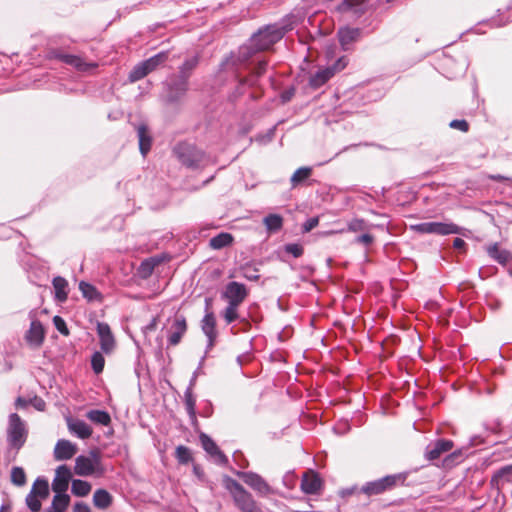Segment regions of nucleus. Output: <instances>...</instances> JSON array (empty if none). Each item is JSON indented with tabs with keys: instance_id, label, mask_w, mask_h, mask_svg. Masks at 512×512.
<instances>
[{
	"instance_id": "59",
	"label": "nucleus",
	"mask_w": 512,
	"mask_h": 512,
	"mask_svg": "<svg viewBox=\"0 0 512 512\" xmlns=\"http://www.w3.org/2000/svg\"><path fill=\"white\" fill-rule=\"evenodd\" d=\"M239 79L244 86L248 87H256L258 86L259 78L251 71V73L248 76L240 77Z\"/></svg>"
},
{
	"instance_id": "39",
	"label": "nucleus",
	"mask_w": 512,
	"mask_h": 512,
	"mask_svg": "<svg viewBox=\"0 0 512 512\" xmlns=\"http://www.w3.org/2000/svg\"><path fill=\"white\" fill-rule=\"evenodd\" d=\"M312 175L311 167H300L292 175L290 182L293 188L303 184Z\"/></svg>"
},
{
	"instance_id": "52",
	"label": "nucleus",
	"mask_w": 512,
	"mask_h": 512,
	"mask_svg": "<svg viewBox=\"0 0 512 512\" xmlns=\"http://www.w3.org/2000/svg\"><path fill=\"white\" fill-rule=\"evenodd\" d=\"M184 403L187 412L196 411V397L191 388H186L184 392Z\"/></svg>"
},
{
	"instance_id": "43",
	"label": "nucleus",
	"mask_w": 512,
	"mask_h": 512,
	"mask_svg": "<svg viewBox=\"0 0 512 512\" xmlns=\"http://www.w3.org/2000/svg\"><path fill=\"white\" fill-rule=\"evenodd\" d=\"M264 224L269 232H278L283 226V217L279 214H269L264 218Z\"/></svg>"
},
{
	"instance_id": "12",
	"label": "nucleus",
	"mask_w": 512,
	"mask_h": 512,
	"mask_svg": "<svg viewBox=\"0 0 512 512\" xmlns=\"http://www.w3.org/2000/svg\"><path fill=\"white\" fill-rule=\"evenodd\" d=\"M233 473L248 485L260 497L275 494L276 490L272 488L267 481L259 474L248 471L233 470Z\"/></svg>"
},
{
	"instance_id": "58",
	"label": "nucleus",
	"mask_w": 512,
	"mask_h": 512,
	"mask_svg": "<svg viewBox=\"0 0 512 512\" xmlns=\"http://www.w3.org/2000/svg\"><path fill=\"white\" fill-rule=\"evenodd\" d=\"M449 127L466 133L469 131L470 125L465 119H454L449 123Z\"/></svg>"
},
{
	"instance_id": "9",
	"label": "nucleus",
	"mask_w": 512,
	"mask_h": 512,
	"mask_svg": "<svg viewBox=\"0 0 512 512\" xmlns=\"http://www.w3.org/2000/svg\"><path fill=\"white\" fill-rule=\"evenodd\" d=\"M164 87V102L168 105H177L184 99L189 89V82L172 74L166 80Z\"/></svg>"
},
{
	"instance_id": "56",
	"label": "nucleus",
	"mask_w": 512,
	"mask_h": 512,
	"mask_svg": "<svg viewBox=\"0 0 512 512\" xmlns=\"http://www.w3.org/2000/svg\"><path fill=\"white\" fill-rule=\"evenodd\" d=\"M53 324L55 328L63 335L68 336L70 334V331L66 325L65 320L61 316H54L53 317Z\"/></svg>"
},
{
	"instance_id": "41",
	"label": "nucleus",
	"mask_w": 512,
	"mask_h": 512,
	"mask_svg": "<svg viewBox=\"0 0 512 512\" xmlns=\"http://www.w3.org/2000/svg\"><path fill=\"white\" fill-rule=\"evenodd\" d=\"M31 492L40 499L45 500L49 496V484L43 477H38L33 483Z\"/></svg>"
},
{
	"instance_id": "8",
	"label": "nucleus",
	"mask_w": 512,
	"mask_h": 512,
	"mask_svg": "<svg viewBox=\"0 0 512 512\" xmlns=\"http://www.w3.org/2000/svg\"><path fill=\"white\" fill-rule=\"evenodd\" d=\"M411 229L419 234H436L446 236L450 234L465 235L466 229L453 222H422L412 225Z\"/></svg>"
},
{
	"instance_id": "32",
	"label": "nucleus",
	"mask_w": 512,
	"mask_h": 512,
	"mask_svg": "<svg viewBox=\"0 0 512 512\" xmlns=\"http://www.w3.org/2000/svg\"><path fill=\"white\" fill-rule=\"evenodd\" d=\"M333 76V69H329V67L318 70L315 74L310 76L309 86L316 90L326 84Z\"/></svg>"
},
{
	"instance_id": "63",
	"label": "nucleus",
	"mask_w": 512,
	"mask_h": 512,
	"mask_svg": "<svg viewBox=\"0 0 512 512\" xmlns=\"http://www.w3.org/2000/svg\"><path fill=\"white\" fill-rule=\"evenodd\" d=\"M355 242L358 244H363L368 247L374 242V236L369 233H364L356 237Z\"/></svg>"
},
{
	"instance_id": "20",
	"label": "nucleus",
	"mask_w": 512,
	"mask_h": 512,
	"mask_svg": "<svg viewBox=\"0 0 512 512\" xmlns=\"http://www.w3.org/2000/svg\"><path fill=\"white\" fill-rule=\"evenodd\" d=\"M322 487L323 481L318 472L309 470L303 474L300 488L305 494H317Z\"/></svg>"
},
{
	"instance_id": "30",
	"label": "nucleus",
	"mask_w": 512,
	"mask_h": 512,
	"mask_svg": "<svg viewBox=\"0 0 512 512\" xmlns=\"http://www.w3.org/2000/svg\"><path fill=\"white\" fill-rule=\"evenodd\" d=\"M137 135L140 153L145 157L151 150L153 141L148 126L146 124L139 125L137 128Z\"/></svg>"
},
{
	"instance_id": "25",
	"label": "nucleus",
	"mask_w": 512,
	"mask_h": 512,
	"mask_svg": "<svg viewBox=\"0 0 512 512\" xmlns=\"http://www.w3.org/2000/svg\"><path fill=\"white\" fill-rule=\"evenodd\" d=\"M77 445L66 439L57 441L54 448V458L57 461L69 460L77 453Z\"/></svg>"
},
{
	"instance_id": "40",
	"label": "nucleus",
	"mask_w": 512,
	"mask_h": 512,
	"mask_svg": "<svg viewBox=\"0 0 512 512\" xmlns=\"http://www.w3.org/2000/svg\"><path fill=\"white\" fill-rule=\"evenodd\" d=\"M92 489L91 484L88 481L81 479L72 480L71 492L74 496L85 497Z\"/></svg>"
},
{
	"instance_id": "34",
	"label": "nucleus",
	"mask_w": 512,
	"mask_h": 512,
	"mask_svg": "<svg viewBox=\"0 0 512 512\" xmlns=\"http://www.w3.org/2000/svg\"><path fill=\"white\" fill-rule=\"evenodd\" d=\"M199 64V57L197 55L186 59L183 64L179 67V71L175 76L181 78L184 81L189 82V78L191 77L193 71Z\"/></svg>"
},
{
	"instance_id": "42",
	"label": "nucleus",
	"mask_w": 512,
	"mask_h": 512,
	"mask_svg": "<svg viewBox=\"0 0 512 512\" xmlns=\"http://www.w3.org/2000/svg\"><path fill=\"white\" fill-rule=\"evenodd\" d=\"M168 59V52L167 51H161L157 53L156 55L144 60L143 62L147 66L148 70L150 72L156 70L160 65L165 63Z\"/></svg>"
},
{
	"instance_id": "35",
	"label": "nucleus",
	"mask_w": 512,
	"mask_h": 512,
	"mask_svg": "<svg viewBox=\"0 0 512 512\" xmlns=\"http://www.w3.org/2000/svg\"><path fill=\"white\" fill-rule=\"evenodd\" d=\"M466 451V449L461 448L446 455L442 460V467L444 469H451L456 465L460 464L461 462L464 461L466 457Z\"/></svg>"
},
{
	"instance_id": "2",
	"label": "nucleus",
	"mask_w": 512,
	"mask_h": 512,
	"mask_svg": "<svg viewBox=\"0 0 512 512\" xmlns=\"http://www.w3.org/2000/svg\"><path fill=\"white\" fill-rule=\"evenodd\" d=\"M409 472H400L389 474L382 478L366 482L359 489V493L364 494L368 498L380 496L386 492L393 491L394 489L406 485Z\"/></svg>"
},
{
	"instance_id": "46",
	"label": "nucleus",
	"mask_w": 512,
	"mask_h": 512,
	"mask_svg": "<svg viewBox=\"0 0 512 512\" xmlns=\"http://www.w3.org/2000/svg\"><path fill=\"white\" fill-rule=\"evenodd\" d=\"M27 478L26 473L22 467L15 466L11 470V482L16 486H24Z\"/></svg>"
},
{
	"instance_id": "36",
	"label": "nucleus",
	"mask_w": 512,
	"mask_h": 512,
	"mask_svg": "<svg viewBox=\"0 0 512 512\" xmlns=\"http://www.w3.org/2000/svg\"><path fill=\"white\" fill-rule=\"evenodd\" d=\"M70 496L68 494H55L51 506L45 512H66L70 505Z\"/></svg>"
},
{
	"instance_id": "6",
	"label": "nucleus",
	"mask_w": 512,
	"mask_h": 512,
	"mask_svg": "<svg viewBox=\"0 0 512 512\" xmlns=\"http://www.w3.org/2000/svg\"><path fill=\"white\" fill-rule=\"evenodd\" d=\"M177 159L187 168L198 169L205 159V152L195 145L179 142L173 149Z\"/></svg>"
},
{
	"instance_id": "10",
	"label": "nucleus",
	"mask_w": 512,
	"mask_h": 512,
	"mask_svg": "<svg viewBox=\"0 0 512 512\" xmlns=\"http://www.w3.org/2000/svg\"><path fill=\"white\" fill-rule=\"evenodd\" d=\"M48 58L51 60H58L68 66H71L78 72H88L98 67V64L95 62L88 63L82 57L65 53L61 49H51L48 52Z\"/></svg>"
},
{
	"instance_id": "27",
	"label": "nucleus",
	"mask_w": 512,
	"mask_h": 512,
	"mask_svg": "<svg viewBox=\"0 0 512 512\" xmlns=\"http://www.w3.org/2000/svg\"><path fill=\"white\" fill-rule=\"evenodd\" d=\"M360 35L361 30L359 28L344 27L337 32L339 43L345 51L350 49V46L360 38Z\"/></svg>"
},
{
	"instance_id": "23",
	"label": "nucleus",
	"mask_w": 512,
	"mask_h": 512,
	"mask_svg": "<svg viewBox=\"0 0 512 512\" xmlns=\"http://www.w3.org/2000/svg\"><path fill=\"white\" fill-rule=\"evenodd\" d=\"M367 0H342L336 7L339 13H351L355 17H361L367 11Z\"/></svg>"
},
{
	"instance_id": "37",
	"label": "nucleus",
	"mask_w": 512,
	"mask_h": 512,
	"mask_svg": "<svg viewBox=\"0 0 512 512\" xmlns=\"http://www.w3.org/2000/svg\"><path fill=\"white\" fill-rule=\"evenodd\" d=\"M233 241L234 237L232 234L228 232H221L210 239L209 246L214 250H220L231 245Z\"/></svg>"
},
{
	"instance_id": "49",
	"label": "nucleus",
	"mask_w": 512,
	"mask_h": 512,
	"mask_svg": "<svg viewBox=\"0 0 512 512\" xmlns=\"http://www.w3.org/2000/svg\"><path fill=\"white\" fill-rule=\"evenodd\" d=\"M238 307L239 305L228 304L223 311V318L227 324H231L239 318Z\"/></svg>"
},
{
	"instance_id": "16",
	"label": "nucleus",
	"mask_w": 512,
	"mask_h": 512,
	"mask_svg": "<svg viewBox=\"0 0 512 512\" xmlns=\"http://www.w3.org/2000/svg\"><path fill=\"white\" fill-rule=\"evenodd\" d=\"M199 440L204 451L214 458L219 465L226 466L229 463L228 457L220 450L215 441L206 433H199Z\"/></svg>"
},
{
	"instance_id": "48",
	"label": "nucleus",
	"mask_w": 512,
	"mask_h": 512,
	"mask_svg": "<svg viewBox=\"0 0 512 512\" xmlns=\"http://www.w3.org/2000/svg\"><path fill=\"white\" fill-rule=\"evenodd\" d=\"M105 365V359L101 352H94L91 357V367L95 374H100L103 372Z\"/></svg>"
},
{
	"instance_id": "19",
	"label": "nucleus",
	"mask_w": 512,
	"mask_h": 512,
	"mask_svg": "<svg viewBox=\"0 0 512 512\" xmlns=\"http://www.w3.org/2000/svg\"><path fill=\"white\" fill-rule=\"evenodd\" d=\"M24 338L30 347L34 349L40 348L45 340V329L43 324L38 319L32 320Z\"/></svg>"
},
{
	"instance_id": "22",
	"label": "nucleus",
	"mask_w": 512,
	"mask_h": 512,
	"mask_svg": "<svg viewBox=\"0 0 512 512\" xmlns=\"http://www.w3.org/2000/svg\"><path fill=\"white\" fill-rule=\"evenodd\" d=\"M97 334L100 339L101 350L106 354H110L115 348V338L110 326L105 322H98Z\"/></svg>"
},
{
	"instance_id": "26",
	"label": "nucleus",
	"mask_w": 512,
	"mask_h": 512,
	"mask_svg": "<svg viewBox=\"0 0 512 512\" xmlns=\"http://www.w3.org/2000/svg\"><path fill=\"white\" fill-rule=\"evenodd\" d=\"M66 422L69 431L80 439H88L91 437L93 430L85 421L67 417Z\"/></svg>"
},
{
	"instance_id": "51",
	"label": "nucleus",
	"mask_w": 512,
	"mask_h": 512,
	"mask_svg": "<svg viewBox=\"0 0 512 512\" xmlns=\"http://www.w3.org/2000/svg\"><path fill=\"white\" fill-rule=\"evenodd\" d=\"M368 223L364 219L354 218L348 223L347 230L350 232L367 231Z\"/></svg>"
},
{
	"instance_id": "47",
	"label": "nucleus",
	"mask_w": 512,
	"mask_h": 512,
	"mask_svg": "<svg viewBox=\"0 0 512 512\" xmlns=\"http://www.w3.org/2000/svg\"><path fill=\"white\" fill-rule=\"evenodd\" d=\"M242 277L249 281H258L260 279L259 270L251 265L250 263H246L242 265L241 268Z\"/></svg>"
},
{
	"instance_id": "53",
	"label": "nucleus",
	"mask_w": 512,
	"mask_h": 512,
	"mask_svg": "<svg viewBox=\"0 0 512 512\" xmlns=\"http://www.w3.org/2000/svg\"><path fill=\"white\" fill-rule=\"evenodd\" d=\"M235 74V78L237 80V85L235 87V89L233 90V92L230 94V100L232 101H237L241 96L244 95L245 93V86L244 84L241 83L240 79H239V71L238 70H232Z\"/></svg>"
},
{
	"instance_id": "24",
	"label": "nucleus",
	"mask_w": 512,
	"mask_h": 512,
	"mask_svg": "<svg viewBox=\"0 0 512 512\" xmlns=\"http://www.w3.org/2000/svg\"><path fill=\"white\" fill-rule=\"evenodd\" d=\"M507 483H512V464L496 470L490 480L491 487L496 489L497 492H500Z\"/></svg>"
},
{
	"instance_id": "31",
	"label": "nucleus",
	"mask_w": 512,
	"mask_h": 512,
	"mask_svg": "<svg viewBox=\"0 0 512 512\" xmlns=\"http://www.w3.org/2000/svg\"><path fill=\"white\" fill-rule=\"evenodd\" d=\"M79 290L88 302L101 303L104 300L103 294L91 283L80 281Z\"/></svg>"
},
{
	"instance_id": "54",
	"label": "nucleus",
	"mask_w": 512,
	"mask_h": 512,
	"mask_svg": "<svg viewBox=\"0 0 512 512\" xmlns=\"http://www.w3.org/2000/svg\"><path fill=\"white\" fill-rule=\"evenodd\" d=\"M283 249L286 253L291 254L294 258H299L304 253L303 246L298 243H287L284 245Z\"/></svg>"
},
{
	"instance_id": "14",
	"label": "nucleus",
	"mask_w": 512,
	"mask_h": 512,
	"mask_svg": "<svg viewBox=\"0 0 512 512\" xmlns=\"http://www.w3.org/2000/svg\"><path fill=\"white\" fill-rule=\"evenodd\" d=\"M249 292L243 283L232 281L229 282L222 292V299L227 300L228 304L241 305L247 298Z\"/></svg>"
},
{
	"instance_id": "55",
	"label": "nucleus",
	"mask_w": 512,
	"mask_h": 512,
	"mask_svg": "<svg viewBox=\"0 0 512 512\" xmlns=\"http://www.w3.org/2000/svg\"><path fill=\"white\" fill-rule=\"evenodd\" d=\"M38 498L39 497L37 495L33 494L31 491L26 496V500H25L26 504L32 512H39L41 510L42 504Z\"/></svg>"
},
{
	"instance_id": "11",
	"label": "nucleus",
	"mask_w": 512,
	"mask_h": 512,
	"mask_svg": "<svg viewBox=\"0 0 512 512\" xmlns=\"http://www.w3.org/2000/svg\"><path fill=\"white\" fill-rule=\"evenodd\" d=\"M48 58L51 60H58L68 66H71L78 72H88L98 67V64L95 62L88 63L82 57L65 53L61 49H51L48 52Z\"/></svg>"
},
{
	"instance_id": "7",
	"label": "nucleus",
	"mask_w": 512,
	"mask_h": 512,
	"mask_svg": "<svg viewBox=\"0 0 512 512\" xmlns=\"http://www.w3.org/2000/svg\"><path fill=\"white\" fill-rule=\"evenodd\" d=\"M29 430L26 422L17 414L11 413L8 416V424L6 428V442L11 446L24 447L28 439Z\"/></svg>"
},
{
	"instance_id": "3",
	"label": "nucleus",
	"mask_w": 512,
	"mask_h": 512,
	"mask_svg": "<svg viewBox=\"0 0 512 512\" xmlns=\"http://www.w3.org/2000/svg\"><path fill=\"white\" fill-rule=\"evenodd\" d=\"M223 486L233 498L235 506L241 512H262L253 495L247 491L238 481L228 475L222 478Z\"/></svg>"
},
{
	"instance_id": "33",
	"label": "nucleus",
	"mask_w": 512,
	"mask_h": 512,
	"mask_svg": "<svg viewBox=\"0 0 512 512\" xmlns=\"http://www.w3.org/2000/svg\"><path fill=\"white\" fill-rule=\"evenodd\" d=\"M113 504V496L106 489H97L93 494V505L100 509L106 510Z\"/></svg>"
},
{
	"instance_id": "28",
	"label": "nucleus",
	"mask_w": 512,
	"mask_h": 512,
	"mask_svg": "<svg viewBox=\"0 0 512 512\" xmlns=\"http://www.w3.org/2000/svg\"><path fill=\"white\" fill-rule=\"evenodd\" d=\"M485 250L488 256L502 266H506L512 261V253L506 249H500L499 244L493 243L487 245Z\"/></svg>"
},
{
	"instance_id": "62",
	"label": "nucleus",
	"mask_w": 512,
	"mask_h": 512,
	"mask_svg": "<svg viewBox=\"0 0 512 512\" xmlns=\"http://www.w3.org/2000/svg\"><path fill=\"white\" fill-rule=\"evenodd\" d=\"M348 64V58L343 56L340 57L332 66L329 67V69H333V75H335L337 72L343 70Z\"/></svg>"
},
{
	"instance_id": "64",
	"label": "nucleus",
	"mask_w": 512,
	"mask_h": 512,
	"mask_svg": "<svg viewBox=\"0 0 512 512\" xmlns=\"http://www.w3.org/2000/svg\"><path fill=\"white\" fill-rule=\"evenodd\" d=\"M453 247L456 250H458L461 254L467 253L468 246L467 243L462 238H455L453 240Z\"/></svg>"
},
{
	"instance_id": "61",
	"label": "nucleus",
	"mask_w": 512,
	"mask_h": 512,
	"mask_svg": "<svg viewBox=\"0 0 512 512\" xmlns=\"http://www.w3.org/2000/svg\"><path fill=\"white\" fill-rule=\"evenodd\" d=\"M296 93V88L294 86H291L287 89H285L281 94H280V100L283 104H286L288 102H290L292 100V98L294 97Z\"/></svg>"
},
{
	"instance_id": "17",
	"label": "nucleus",
	"mask_w": 512,
	"mask_h": 512,
	"mask_svg": "<svg viewBox=\"0 0 512 512\" xmlns=\"http://www.w3.org/2000/svg\"><path fill=\"white\" fill-rule=\"evenodd\" d=\"M201 330L207 337L206 352L210 351L216 343L218 331L216 329L217 321L214 313H205L201 322Z\"/></svg>"
},
{
	"instance_id": "29",
	"label": "nucleus",
	"mask_w": 512,
	"mask_h": 512,
	"mask_svg": "<svg viewBox=\"0 0 512 512\" xmlns=\"http://www.w3.org/2000/svg\"><path fill=\"white\" fill-rule=\"evenodd\" d=\"M52 285L55 291L54 299L56 302L64 303L67 301L69 293L68 281L62 276H56L52 280Z\"/></svg>"
},
{
	"instance_id": "45",
	"label": "nucleus",
	"mask_w": 512,
	"mask_h": 512,
	"mask_svg": "<svg viewBox=\"0 0 512 512\" xmlns=\"http://www.w3.org/2000/svg\"><path fill=\"white\" fill-rule=\"evenodd\" d=\"M175 457L179 464H188L193 461V455L190 448L179 445L175 450Z\"/></svg>"
},
{
	"instance_id": "1",
	"label": "nucleus",
	"mask_w": 512,
	"mask_h": 512,
	"mask_svg": "<svg viewBox=\"0 0 512 512\" xmlns=\"http://www.w3.org/2000/svg\"><path fill=\"white\" fill-rule=\"evenodd\" d=\"M295 16L286 15L279 22L265 25L259 28L251 36V41L256 43L262 52L270 51L289 31L294 28Z\"/></svg>"
},
{
	"instance_id": "18",
	"label": "nucleus",
	"mask_w": 512,
	"mask_h": 512,
	"mask_svg": "<svg viewBox=\"0 0 512 512\" xmlns=\"http://www.w3.org/2000/svg\"><path fill=\"white\" fill-rule=\"evenodd\" d=\"M170 255L167 253H162L159 255H154L147 259H144L139 267L137 268V274L141 279H148L152 274L154 269L162 264L163 262L170 260Z\"/></svg>"
},
{
	"instance_id": "38",
	"label": "nucleus",
	"mask_w": 512,
	"mask_h": 512,
	"mask_svg": "<svg viewBox=\"0 0 512 512\" xmlns=\"http://www.w3.org/2000/svg\"><path fill=\"white\" fill-rule=\"evenodd\" d=\"M86 417L93 423L108 426L111 424V416L105 410L93 409L87 412Z\"/></svg>"
},
{
	"instance_id": "60",
	"label": "nucleus",
	"mask_w": 512,
	"mask_h": 512,
	"mask_svg": "<svg viewBox=\"0 0 512 512\" xmlns=\"http://www.w3.org/2000/svg\"><path fill=\"white\" fill-rule=\"evenodd\" d=\"M319 224V217H311L307 219L302 225V232L308 233Z\"/></svg>"
},
{
	"instance_id": "15",
	"label": "nucleus",
	"mask_w": 512,
	"mask_h": 512,
	"mask_svg": "<svg viewBox=\"0 0 512 512\" xmlns=\"http://www.w3.org/2000/svg\"><path fill=\"white\" fill-rule=\"evenodd\" d=\"M454 447V442L449 439L439 438L431 441L424 453V457L428 461H435L442 457L444 453L451 451Z\"/></svg>"
},
{
	"instance_id": "44",
	"label": "nucleus",
	"mask_w": 512,
	"mask_h": 512,
	"mask_svg": "<svg viewBox=\"0 0 512 512\" xmlns=\"http://www.w3.org/2000/svg\"><path fill=\"white\" fill-rule=\"evenodd\" d=\"M149 73H150V71L148 70L145 63L142 61V62L138 63L137 65H135L133 67V69L130 71V73L128 75V80L131 83H134L138 80H141L142 78L147 76Z\"/></svg>"
},
{
	"instance_id": "50",
	"label": "nucleus",
	"mask_w": 512,
	"mask_h": 512,
	"mask_svg": "<svg viewBox=\"0 0 512 512\" xmlns=\"http://www.w3.org/2000/svg\"><path fill=\"white\" fill-rule=\"evenodd\" d=\"M22 448L23 447L18 446V445L13 447V446H11V443H7L6 449L4 451V461H5V463L8 465V464L14 462L17 459L19 451Z\"/></svg>"
},
{
	"instance_id": "21",
	"label": "nucleus",
	"mask_w": 512,
	"mask_h": 512,
	"mask_svg": "<svg viewBox=\"0 0 512 512\" xmlns=\"http://www.w3.org/2000/svg\"><path fill=\"white\" fill-rule=\"evenodd\" d=\"M72 478L71 470L67 465H60L56 469V476L52 481V490L57 494H67L69 482Z\"/></svg>"
},
{
	"instance_id": "13",
	"label": "nucleus",
	"mask_w": 512,
	"mask_h": 512,
	"mask_svg": "<svg viewBox=\"0 0 512 512\" xmlns=\"http://www.w3.org/2000/svg\"><path fill=\"white\" fill-rule=\"evenodd\" d=\"M188 331V323L183 314L175 313L171 325L167 329V348L180 344L183 336Z\"/></svg>"
},
{
	"instance_id": "57",
	"label": "nucleus",
	"mask_w": 512,
	"mask_h": 512,
	"mask_svg": "<svg viewBox=\"0 0 512 512\" xmlns=\"http://www.w3.org/2000/svg\"><path fill=\"white\" fill-rule=\"evenodd\" d=\"M269 61L267 59H261L257 62L252 72L260 79L267 71Z\"/></svg>"
},
{
	"instance_id": "5",
	"label": "nucleus",
	"mask_w": 512,
	"mask_h": 512,
	"mask_svg": "<svg viewBox=\"0 0 512 512\" xmlns=\"http://www.w3.org/2000/svg\"><path fill=\"white\" fill-rule=\"evenodd\" d=\"M74 472L79 476H90L96 474L101 476L105 469L101 462V453L98 449H92L89 456L79 455L75 459Z\"/></svg>"
},
{
	"instance_id": "4",
	"label": "nucleus",
	"mask_w": 512,
	"mask_h": 512,
	"mask_svg": "<svg viewBox=\"0 0 512 512\" xmlns=\"http://www.w3.org/2000/svg\"><path fill=\"white\" fill-rule=\"evenodd\" d=\"M262 51L257 48L256 43L251 41V37L248 42L241 45L238 48L237 53L231 52L219 65V70H239V67L247 63L256 54Z\"/></svg>"
}]
</instances>
